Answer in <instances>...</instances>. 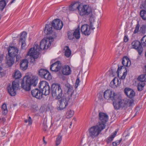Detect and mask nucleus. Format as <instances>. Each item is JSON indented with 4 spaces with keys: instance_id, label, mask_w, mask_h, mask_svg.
<instances>
[{
    "instance_id": "nucleus-32",
    "label": "nucleus",
    "mask_w": 146,
    "mask_h": 146,
    "mask_svg": "<svg viewBox=\"0 0 146 146\" xmlns=\"http://www.w3.org/2000/svg\"><path fill=\"white\" fill-rule=\"evenodd\" d=\"M117 131L116 130L110 137H109L107 140V142L109 143L111 142L114 137L116 136L117 133Z\"/></svg>"
},
{
    "instance_id": "nucleus-59",
    "label": "nucleus",
    "mask_w": 146,
    "mask_h": 146,
    "mask_svg": "<svg viewBox=\"0 0 146 146\" xmlns=\"http://www.w3.org/2000/svg\"><path fill=\"white\" fill-rule=\"evenodd\" d=\"M72 122H71L70 124V126H71L72 125Z\"/></svg>"
},
{
    "instance_id": "nucleus-51",
    "label": "nucleus",
    "mask_w": 146,
    "mask_h": 146,
    "mask_svg": "<svg viewBox=\"0 0 146 146\" xmlns=\"http://www.w3.org/2000/svg\"><path fill=\"white\" fill-rule=\"evenodd\" d=\"M6 121V119L5 117H2L0 118V122L3 123Z\"/></svg>"
},
{
    "instance_id": "nucleus-19",
    "label": "nucleus",
    "mask_w": 146,
    "mask_h": 146,
    "mask_svg": "<svg viewBox=\"0 0 146 146\" xmlns=\"http://www.w3.org/2000/svg\"><path fill=\"white\" fill-rule=\"evenodd\" d=\"M61 72L63 74L67 76L71 74V70L70 66L67 65L62 67Z\"/></svg>"
},
{
    "instance_id": "nucleus-1",
    "label": "nucleus",
    "mask_w": 146,
    "mask_h": 146,
    "mask_svg": "<svg viewBox=\"0 0 146 146\" xmlns=\"http://www.w3.org/2000/svg\"><path fill=\"white\" fill-rule=\"evenodd\" d=\"M38 81V77L37 76L33 75H28L25 76L21 83L22 88L26 91H29L31 86H36Z\"/></svg>"
},
{
    "instance_id": "nucleus-28",
    "label": "nucleus",
    "mask_w": 146,
    "mask_h": 146,
    "mask_svg": "<svg viewBox=\"0 0 146 146\" xmlns=\"http://www.w3.org/2000/svg\"><path fill=\"white\" fill-rule=\"evenodd\" d=\"M80 30L79 27H78L74 31L73 33V36L76 39H78L80 37Z\"/></svg>"
},
{
    "instance_id": "nucleus-13",
    "label": "nucleus",
    "mask_w": 146,
    "mask_h": 146,
    "mask_svg": "<svg viewBox=\"0 0 146 146\" xmlns=\"http://www.w3.org/2000/svg\"><path fill=\"white\" fill-rule=\"evenodd\" d=\"M141 44V43L139 41L135 40L131 44V48L136 50L140 55L142 54L143 51V48Z\"/></svg>"
},
{
    "instance_id": "nucleus-15",
    "label": "nucleus",
    "mask_w": 146,
    "mask_h": 146,
    "mask_svg": "<svg viewBox=\"0 0 146 146\" xmlns=\"http://www.w3.org/2000/svg\"><path fill=\"white\" fill-rule=\"evenodd\" d=\"M52 25L54 29L58 30L61 29L63 26L62 21L59 19L54 20L52 22Z\"/></svg>"
},
{
    "instance_id": "nucleus-55",
    "label": "nucleus",
    "mask_w": 146,
    "mask_h": 146,
    "mask_svg": "<svg viewBox=\"0 0 146 146\" xmlns=\"http://www.w3.org/2000/svg\"><path fill=\"white\" fill-rule=\"evenodd\" d=\"M44 138H45L44 137H43V141L44 144L46 145L47 144V142L45 140Z\"/></svg>"
},
{
    "instance_id": "nucleus-25",
    "label": "nucleus",
    "mask_w": 146,
    "mask_h": 146,
    "mask_svg": "<svg viewBox=\"0 0 146 146\" xmlns=\"http://www.w3.org/2000/svg\"><path fill=\"white\" fill-rule=\"evenodd\" d=\"M52 32V25L50 24H46L45 25L44 32L46 35H49L51 34Z\"/></svg>"
},
{
    "instance_id": "nucleus-57",
    "label": "nucleus",
    "mask_w": 146,
    "mask_h": 146,
    "mask_svg": "<svg viewBox=\"0 0 146 146\" xmlns=\"http://www.w3.org/2000/svg\"><path fill=\"white\" fill-rule=\"evenodd\" d=\"M145 81H146V74L145 75Z\"/></svg>"
},
{
    "instance_id": "nucleus-39",
    "label": "nucleus",
    "mask_w": 146,
    "mask_h": 146,
    "mask_svg": "<svg viewBox=\"0 0 146 146\" xmlns=\"http://www.w3.org/2000/svg\"><path fill=\"white\" fill-rule=\"evenodd\" d=\"M5 1L2 0L0 1V10H2L6 6Z\"/></svg>"
},
{
    "instance_id": "nucleus-27",
    "label": "nucleus",
    "mask_w": 146,
    "mask_h": 146,
    "mask_svg": "<svg viewBox=\"0 0 146 146\" xmlns=\"http://www.w3.org/2000/svg\"><path fill=\"white\" fill-rule=\"evenodd\" d=\"M28 61L25 59L23 60L20 63V68L22 70H25L28 67Z\"/></svg>"
},
{
    "instance_id": "nucleus-48",
    "label": "nucleus",
    "mask_w": 146,
    "mask_h": 146,
    "mask_svg": "<svg viewBox=\"0 0 146 146\" xmlns=\"http://www.w3.org/2000/svg\"><path fill=\"white\" fill-rule=\"evenodd\" d=\"M121 139L119 141H116L115 142H113V146H117L120 143Z\"/></svg>"
},
{
    "instance_id": "nucleus-49",
    "label": "nucleus",
    "mask_w": 146,
    "mask_h": 146,
    "mask_svg": "<svg viewBox=\"0 0 146 146\" xmlns=\"http://www.w3.org/2000/svg\"><path fill=\"white\" fill-rule=\"evenodd\" d=\"M89 21L90 22V25H92V23L94 21V19L92 17H90L89 19Z\"/></svg>"
},
{
    "instance_id": "nucleus-29",
    "label": "nucleus",
    "mask_w": 146,
    "mask_h": 146,
    "mask_svg": "<svg viewBox=\"0 0 146 146\" xmlns=\"http://www.w3.org/2000/svg\"><path fill=\"white\" fill-rule=\"evenodd\" d=\"M65 56L67 57H69L71 54V51L68 46H66L64 48Z\"/></svg>"
},
{
    "instance_id": "nucleus-3",
    "label": "nucleus",
    "mask_w": 146,
    "mask_h": 146,
    "mask_svg": "<svg viewBox=\"0 0 146 146\" xmlns=\"http://www.w3.org/2000/svg\"><path fill=\"white\" fill-rule=\"evenodd\" d=\"M104 98L107 100H111L113 102V104L115 109H116L118 100H119L120 96L116 94L114 92L110 90H107L104 93Z\"/></svg>"
},
{
    "instance_id": "nucleus-4",
    "label": "nucleus",
    "mask_w": 146,
    "mask_h": 146,
    "mask_svg": "<svg viewBox=\"0 0 146 146\" xmlns=\"http://www.w3.org/2000/svg\"><path fill=\"white\" fill-rule=\"evenodd\" d=\"M52 94L53 97L57 99H60L62 97V92L60 85L58 84H53L52 85Z\"/></svg>"
},
{
    "instance_id": "nucleus-40",
    "label": "nucleus",
    "mask_w": 146,
    "mask_h": 146,
    "mask_svg": "<svg viewBox=\"0 0 146 146\" xmlns=\"http://www.w3.org/2000/svg\"><path fill=\"white\" fill-rule=\"evenodd\" d=\"M47 71V70L44 69H41L38 71V74L41 77H43L45 75V74L46 73Z\"/></svg>"
},
{
    "instance_id": "nucleus-6",
    "label": "nucleus",
    "mask_w": 146,
    "mask_h": 146,
    "mask_svg": "<svg viewBox=\"0 0 146 146\" xmlns=\"http://www.w3.org/2000/svg\"><path fill=\"white\" fill-rule=\"evenodd\" d=\"M134 105V101L133 99L129 100L121 99L120 96L119 100H118V104L116 106V110H118L121 108L124 107L126 106H131Z\"/></svg>"
},
{
    "instance_id": "nucleus-17",
    "label": "nucleus",
    "mask_w": 146,
    "mask_h": 146,
    "mask_svg": "<svg viewBox=\"0 0 146 146\" xmlns=\"http://www.w3.org/2000/svg\"><path fill=\"white\" fill-rule=\"evenodd\" d=\"M32 96L37 99H40L42 98V94L41 91L38 89H36L31 91Z\"/></svg>"
},
{
    "instance_id": "nucleus-9",
    "label": "nucleus",
    "mask_w": 146,
    "mask_h": 146,
    "mask_svg": "<svg viewBox=\"0 0 146 146\" xmlns=\"http://www.w3.org/2000/svg\"><path fill=\"white\" fill-rule=\"evenodd\" d=\"M92 12L91 8L88 5H83L80 4L78 13L80 15L83 16L88 15Z\"/></svg>"
},
{
    "instance_id": "nucleus-2",
    "label": "nucleus",
    "mask_w": 146,
    "mask_h": 146,
    "mask_svg": "<svg viewBox=\"0 0 146 146\" xmlns=\"http://www.w3.org/2000/svg\"><path fill=\"white\" fill-rule=\"evenodd\" d=\"M40 51L39 44L37 42H35L33 47L31 48L28 51L27 57L29 56L31 59L30 62L34 63L35 59L38 57Z\"/></svg>"
},
{
    "instance_id": "nucleus-56",
    "label": "nucleus",
    "mask_w": 146,
    "mask_h": 146,
    "mask_svg": "<svg viewBox=\"0 0 146 146\" xmlns=\"http://www.w3.org/2000/svg\"><path fill=\"white\" fill-rule=\"evenodd\" d=\"M47 127V125H45L44 126V127L43 128V129L44 130L46 131V128Z\"/></svg>"
},
{
    "instance_id": "nucleus-11",
    "label": "nucleus",
    "mask_w": 146,
    "mask_h": 146,
    "mask_svg": "<svg viewBox=\"0 0 146 146\" xmlns=\"http://www.w3.org/2000/svg\"><path fill=\"white\" fill-rule=\"evenodd\" d=\"M39 88L42 90V94H44L45 96L48 95L50 92V88L48 83L45 81H42L40 82Z\"/></svg>"
},
{
    "instance_id": "nucleus-23",
    "label": "nucleus",
    "mask_w": 146,
    "mask_h": 146,
    "mask_svg": "<svg viewBox=\"0 0 146 146\" xmlns=\"http://www.w3.org/2000/svg\"><path fill=\"white\" fill-rule=\"evenodd\" d=\"M121 83L120 81L116 78H115L110 82V86L112 88H115Z\"/></svg>"
},
{
    "instance_id": "nucleus-18",
    "label": "nucleus",
    "mask_w": 146,
    "mask_h": 146,
    "mask_svg": "<svg viewBox=\"0 0 146 146\" xmlns=\"http://www.w3.org/2000/svg\"><path fill=\"white\" fill-rule=\"evenodd\" d=\"M8 55L15 57L17 54L18 50L17 48L16 47H10L8 50Z\"/></svg>"
},
{
    "instance_id": "nucleus-8",
    "label": "nucleus",
    "mask_w": 146,
    "mask_h": 146,
    "mask_svg": "<svg viewBox=\"0 0 146 146\" xmlns=\"http://www.w3.org/2000/svg\"><path fill=\"white\" fill-rule=\"evenodd\" d=\"M69 100L70 98L68 97L67 94L63 95L62 98L58 101L59 105L57 107V110H61L66 108L68 104Z\"/></svg>"
},
{
    "instance_id": "nucleus-38",
    "label": "nucleus",
    "mask_w": 146,
    "mask_h": 146,
    "mask_svg": "<svg viewBox=\"0 0 146 146\" xmlns=\"http://www.w3.org/2000/svg\"><path fill=\"white\" fill-rule=\"evenodd\" d=\"M43 77L46 80H50L52 78L51 76L50 73L47 70Z\"/></svg>"
},
{
    "instance_id": "nucleus-45",
    "label": "nucleus",
    "mask_w": 146,
    "mask_h": 146,
    "mask_svg": "<svg viewBox=\"0 0 146 146\" xmlns=\"http://www.w3.org/2000/svg\"><path fill=\"white\" fill-rule=\"evenodd\" d=\"M139 24H137L136 25L135 30L133 32L134 34H136L139 31Z\"/></svg>"
},
{
    "instance_id": "nucleus-37",
    "label": "nucleus",
    "mask_w": 146,
    "mask_h": 146,
    "mask_svg": "<svg viewBox=\"0 0 146 146\" xmlns=\"http://www.w3.org/2000/svg\"><path fill=\"white\" fill-rule=\"evenodd\" d=\"M2 114L4 115H6L8 111L7 105L5 104H3L2 106Z\"/></svg>"
},
{
    "instance_id": "nucleus-43",
    "label": "nucleus",
    "mask_w": 146,
    "mask_h": 146,
    "mask_svg": "<svg viewBox=\"0 0 146 146\" xmlns=\"http://www.w3.org/2000/svg\"><path fill=\"white\" fill-rule=\"evenodd\" d=\"M141 43L143 46H146V35L144 36L141 39Z\"/></svg>"
},
{
    "instance_id": "nucleus-33",
    "label": "nucleus",
    "mask_w": 146,
    "mask_h": 146,
    "mask_svg": "<svg viewBox=\"0 0 146 146\" xmlns=\"http://www.w3.org/2000/svg\"><path fill=\"white\" fill-rule=\"evenodd\" d=\"M145 86L144 82H140L137 86V90L139 91H141L143 89L144 87Z\"/></svg>"
},
{
    "instance_id": "nucleus-16",
    "label": "nucleus",
    "mask_w": 146,
    "mask_h": 146,
    "mask_svg": "<svg viewBox=\"0 0 146 146\" xmlns=\"http://www.w3.org/2000/svg\"><path fill=\"white\" fill-rule=\"evenodd\" d=\"M61 66L60 62L57 61L51 65L50 70L52 71H58L60 70Z\"/></svg>"
},
{
    "instance_id": "nucleus-54",
    "label": "nucleus",
    "mask_w": 146,
    "mask_h": 146,
    "mask_svg": "<svg viewBox=\"0 0 146 146\" xmlns=\"http://www.w3.org/2000/svg\"><path fill=\"white\" fill-rule=\"evenodd\" d=\"M121 69V68L120 69L119 67L118 68V70L117 71V76L119 77V71Z\"/></svg>"
},
{
    "instance_id": "nucleus-60",
    "label": "nucleus",
    "mask_w": 146,
    "mask_h": 146,
    "mask_svg": "<svg viewBox=\"0 0 146 146\" xmlns=\"http://www.w3.org/2000/svg\"><path fill=\"white\" fill-rule=\"evenodd\" d=\"M145 71H146V65L145 66Z\"/></svg>"
},
{
    "instance_id": "nucleus-53",
    "label": "nucleus",
    "mask_w": 146,
    "mask_h": 146,
    "mask_svg": "<svg viewBox=\"0 0 146 146\" xmlns=\"http://www.w3.org/2000/svg\"><path fill=\"white\" fill-rule=\"evenodd\" d=\"M68 38L70 40H72L73 38H74V36L72 35H70L69 34V33L68 34Z\"/></svg>"
},
{
    "instance_id": "nucleus-34",
    "label": "nucleus",
    "mask_w": 146,
    "mask_h": 146,
    "mask_svg": "<svg viewBox=\"0 0 146 146\" xmlns=\"http://www.w3.org/2000/svg\"><path fill=\"white\" fill-rule=\"evenodd\" d=\"M27 36V33L25 32H23L21 34L19 41H25Z\"/></svg>"
},
{
    "instance_id": "nucleus-58",
    "label": "nucleus",
    "mask_w": 146,
    "mask_h": 146,
    "mask_svg": "<svg viewBox=\"0 0 146 146\" xmlns=\"http://www.w3.org/2000/svg\"><path fill=\"white\" fill-rule=\"evenodd\" d=\"M18 57H19V56H17V60L18 58Z\"/></svg>"
},
{
    "instance_id": "nucleus-46",
    "label": "nucleus",
    "mask_w": 146,
    "mask_h": 146,
    "mask_svg": "<svg viewBox=\"0 0 146 146\" xmlns=\"http://www.w3.org/2000/svg\"><path fill=\"white\" fill-rule=\"evenodd\" d=\"M80 82V81L79 78H77L76 80L75 85V88H78V86L79 85V84Z\"/></svg>"
},
{
    "instance_id": "nucleus-52",
    "label": "nucleus",
    "mask_w": 146,
    "mask_h": 146,
    "mask_svg": "<svg viewBox=\"0 0 146 146\" xmlns=\"http://www.w3.org/2000/svg\"><path fill=\"white\" fill-rule=\"evenodd\" d=\"M21 43V46L23 48L26 45V44L25 43V41H19Z\"/></svg>"
},
{
    "instance_id": "nucleus-7",
    "label": "nucleus",
    "mask_w": 146,
    "mask_h": 146,
    "mask_svg": "<svg viewBox=\"0 0 146 146\" xmlns=\"http://www.w3.org/2000/svg\"><path fill=\"white\" fill-rule=\"evenodd\" d=\"M54 41V38L51 36L44 38L40 42V51L47 49L50 46L51 43Z\"/></svg>"
},
{
    "instance_id": "nucleus-30",
    "label": "nucleus",
    "mask_w": 146,
    "mask_h": 146,
    "mask_svg": "<svg viewBox=\"0 0 146 146\" xmlns=\"http://www.w3.org/2000/svg\"><path fill=\"white\" fill-rule=\"evenodd\" d=\"M62 139V136L61 133H59L55 141L56 146H58L60 143Z\"/></svg>"
},
{
    "instance_id": "nucleus-42",
    "label": "nucleus",
    "mask_w": 146,
    "mask_h": 146,
    "mask_svg": "<svg viewBox=\"0 0 146 146\" xmlns=\"http://www.w3.org/2000/svg\"><path fill=\"white\" fill-rule=\"evenodd\" d=\"M145 75H141L138 77L137 80L140 82H144V81H145Z\"/></svg>"
},
{
    "instance_id": "nucleus-20",
    "label": "nucleus",
    "mask_w": 146,
    "mask_h": 146,
    "mask_svg": "<svg viewBox=\"0 0 146 146\" xmlns=\"http://www.w3.org/2000/svg\"><path fill=\"white\" fill-rule=\"evenodd\" d=\"M80 4L78 2L72 3L69 7V10L71 11L78 10V12Z\"/></svg>"
},
{
    "instance_id": "nucleus-22",
    "label": "nucleus",
    "mask_w": 146,
    "mask_h": 146,
    "mask_svg": "<svg viewBox=\"0 0 146 146\" xmlns=\"http://www.w3.org/2000/svg\"><path fill=\"white\" fill-rule=\"evenodd\" d=\"M65 86L66 87V92L65 93L64 95H65L66 94H67L68 96V97L70 98L72 95L73 92V87L71 85L69 84H65Z\"/></svg>"
},
{
    "instance_id": "nucleus-14",
    "label": "nucleus",
    "mask_w": 146,
    "mask_h": 146,
    "mask_svg": "<svg viewBox=\"0 0 146 146\" xmlns=\"http://www.w3.org/2000/svg\"><path fill=\"white\" fill-rule=\"evenodd\" d=\"M99 118L100 121L98 124L100 125L101 126H102L103 125L104 126V128H105V124L108 119V115L106 113L100 112L99 113Z\"/></svg>"
},
{
    "instance_id": "nucleus-47",
    "label": "nucleus",
    "mask_w": 146,
    "mask_h": 146,
    "mask_svg": "<svg viewBox=\"0 0 146 146\" xmlns=\"http://www.w3.org/2000/svg\"><path fill=\"white\" fill-rule=\"evenodd\" d=\"M127 74V72L126 70L125 72H124L123 74V75L120 78V79L121 80H124L125 79L126 76Z\"/></svg>"
},
{
    "instance_id": "nucleus-61",
    "label": "nucleus",
    "mask_w": 146,
    "mask_h": 146,
    "mask_svg": "<svg viewBox=\"0 0 146 146\" xmlns=\"http://www.w3.org/2000/svg\"><path fill=\"white\" fill-rule=\"evenodd\" d=\"M136 113L135 114V115L133 117H134L135 115H136Z\"/></svg>"
},
{
    "instance_id": "nucleus-35",
    "label": "nucleus",
    "mask_w": 146,
    "mask_h": 146,
    "mask_svg": "<svg viewBox=\"0 0 146 146\" xmlns=\"http://www.w3.org/2000/svg\"><path fill=\"white\" fill-rule=\"evenodd\" d=\"M13 77L15 79L20 78L21 76V74L18 70H16L14 75H13Z\"/></svg>"
},
{
    "instance_id": "nucleus-24",
    "label": "nucleus",
    "mask_w": 146,
    "mask_h": 146,
    "mask_svg": "<svg viewBox=\"0 0 146 146\" xmlns=\"http://www.w3.org/2000/svg\"><path fill=\"white\" fill-rule=\"evenodd\" d=\"M125 93L126 95L129 98H132L135 95L134 92L130 88H125Z\"/></svg>"
},
{
    "instance_id": "nucleus-44",
    "label": "nucleus",
    "mask_w": 146,
    "mask_h": 146,
    "mask_svg": "<svg viewBox=\"0 0 146 146\" xmlns=\"http://www.w3.org/2000/svg\"><path fill=\"white\" fill-rule=\"evenodd\" d=\"M24 121L26 123L28 122L29 125H31L33 122V121L31 119V118L30 116L29 117L28 119H26Z\"/></svg>"
},
{
    "instance_id": "nucleus-10",
    "label": "nucleus",
    "mask_w": 146,
    "mask_h": 146,
    "mask_svg": "<svg viewBox=\"0 0 146 146\" xmlns=\"http://www.w3.org/2000/svg\"><path fill=\"white\" fill-rule=\"evenodd\" d=\"M19 84L15 81H13L12 83L11 86L10 85L7 87L8 92L11 96H14L16 94L17 91L19 89Z\"/></svg>"
},
{
    "instance_id": "nucleus-31",
    "label": "nucleus",
    "mask_w": 146,
    "mask_h": 146,
    "mask_svg": "<svg viewBox=\"0 0 146 146\" xmlns=\"http://www.w3.org/2000/svg\"><path fill=\"white\" fill-rule=\"evenodd\" d=\"M74 113V112L73 110H68L66 114V117L67 118H69L73 116Z\"/></svg>"
},
{
    "instance_id": "nucleus-21",
    "label": "nucleus",
    "mask_w": 146,
    "mask_h": 146,
    "mask_svg": "<svg viewBox=\"0 0 146 146\" xmlns=\"http://www.w3.org/2000/svg\"><path fill=\"white\" fill-rule=\"evenodd\" d=\"M15 57L8 55L7 56L5 62L9 66H12L14 62Z\"/></svg>"
},
{
    "instance_id": "nucleus-26",
    "label": "nucleus",
    "mask_w": 146,
    "mask_h": 146,
    "mask_svg": "<svg viewBox=\"0 0 146 146\" xmlns=\"http://www.w3.org/2000/svg\"><path fill=\"white\" fill-rule=\"evenodd\" d=\"M122 64L125 66L128 67L131 65V62L127 56L124 57L122 60Z\"/></svg>"
},
{
    "instance_id": "nucleus-36",
    "label": "nucleus",
    "mask_w": 146,
    "mask_h": 146,
    "mask_svg": "<svg viewBox=\"0 0 146 146\" xmlns=\"http://www.w3.org/2000/svg\"><path fill=\"white\" fill-rule=\"evenodd\" d=\"M146 31V26L144 25H142L141 27L139 32L141 35H144Z\"/></svg>"
},
{
    "instance_id": "nucleus-5",
    "label": "nucleus",
    "mask_w": 146,
    "mask_h": 146,
    "mask_svg": "<svg viewBox=\"0 0 146 146\" xmlns=\"http://www.w3.org/2000/svg\"><path fill=\"white\" fill-rule=\"evenodd\" d=\"M104 129L103 125L101 126L100 125L97 124L96 125L91 127L89 129L90 136L93 138L96 137L99 135L102 131Z\"/></svg>"
},
{
    "instance_id": "nucleus-41",
    "label": "nucleus",
    "mask_w": 146,
    "mask_h": 146,
    "mask_svg": "<svg viewBox=\"0 0 146 146\" xmlns=\"http://www.w3.org/2000/svg\"><path fill=\"white\" fill-rule=\"evenodd\" d=\"M140 15L142 19L144 20H146V11L143 10L140 11Z\"/></svg>"
},
{
    "instance_id": "nucleus-12",
    "label": "nucleus",
    "mask_w": 146,
    "mask_h": 146,
    "mask_svg": "<svg viewBox=\"0 0 146 146\" xmlns=\"http://www.w3.org/2000/svg\"><path fill=\"white\" fill-rule=\"evenodd\" d=\"M95 29L93 25L84 24L82 25L81 28V33L85 35H89L92 31Z\"/></svg>"
},
{
    "instance_id": "nucleus-50",
    "label": "nucleus",
    "mask_w": 146,
    "mask_h": 146,
    "mask_svg": "<svg viewBox=\"0 0 146 146\" xmlns=\"http://www.w3.org/2000/svg\"><path fill=\"white\" fill-rule=\"evenodd\" d=\"M129 39L127 35H125L124 37L123 41L125 42H127L128 40Z\"/></svg>"
}]
</instances>
